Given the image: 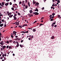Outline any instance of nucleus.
<instances>
[{
    "label": "nucleus",
    "instance_id": "8",
    "mask_svg": "<svg viewBox=\"0 0 61 61\" xmlns=\"http://www.w3.org/2000/svg\"><path fill=\"white\" fill-rule=\"evenodd\" d=\"M5 47H6V46H4L2 47V48H3V49L4 50L5 48Z\"/></svg>",
    "mask_w": 61,
    "mask_h": 61
},
{
    "label": "nucleus",
    "instance_id": "23",
    "mask_svg": "<svg viewBox=\"0 0 61 61\" xmlns=\"http://www.w3.org/2000/svg\"><path fill=\"white\" fill-rule=\"evenodd\" d=\"M57 3H60V0H58V1H57Z\"/></svg>",
    "mask_w": 61,
    "mask_h": 61
},
{
    "label": "nucleus",
    "instance_id": "42",
    "mask_svg": "<svg viewBox=\"0 0 61 61\" xmlns=\"http://www.w3.org/2000/svg\"><path fill=\"white\" fill-rule=\"evenodd\" d=\"M11 35H12V36L13 35V36H14V34L13 33H11Z\"/></svg>",
    "mask_w": 61,
    "mask_h": 61
},
{
    "label": "nucleus",
    "instance_id": "28",
    "mask_svg": "<svg viewBox=\"0 0 61 61\" xmlns=\"http://www.w3.org/2000/svg\"><path fill=\"white\" fill-rule=\"evenodd\" d=\"M50 20L51 21H54V19H51V20Z\"/></svg>",
    "mask_w": 61,
    "mask_h": 61
},
{
    "label": "nucleus",
    "instance_id": "62",
    "mask_svg": "<svg viewBox=\"0 0 61 61\" xmlns=\"http://www.w3.org/2000/svg\"><path fill=\"white\" fill-rule=\"evenodd\" d=\"M17 37H18V36H15V37H16V38H17Z\"/></svg>",
    "mask_w": 61,
    "mask_h": 61
},
{
    "label": "nucleus",
    "instance_id": "45",
    "mask_svg": "<svg viewBox=\"0 0 61 61\" xmlns=\"http://www.w3.org/2000/svg\"><path fill=\"white\" fill-rule=\"evenodd\" d=\"M24 3H25V1H23L22 2V4H24Z\"/></svg>",
    "mask_w": 61,
    "mask_h": 61
},
{
    "label": "nucleus",
    "instance_id": "39",
    "mask_svg": "<svg viewBox=\"0 0 61 61\" xmlns=\"http://www.w3.org/2000/svg\"><path fill=\"white\" fill-rule=\"evenodd\" d=\"M12 4V2H10V5H11Z\"/></svg>",
    "mask_w": 61,
    "mask_h": 61
},
{
    "label": "nucleus",
    "instance_id": "29",
    "mask_svg": "<svg viewBox=\"0 0 61 61\" xmlns=\"http://www.w3.org/2000/svg\"><path fill=\"white\" fill-rule=\"evenodd\" d=\"M28 7V6H27V5H26L25 6V8L26 9H27V8Z\"/></svg>",
    "mask_w": 61,
    "mask_h": 61
},
{
    "label": "nucleus",
    "instance_id": "60",
    "mask_svg": "<svg viewBox=\"0 0 61 61\" xmlns=\"http://www.w3.org/2000/svg\"><path fill=\"white\" fill-rule=\"evenodd\" d=\"M42 10H44V7H43V8H42Z\"/></svg>",
    "mask_w": 61,
    "mask_h": 61
},
{
    "label": "nucleus",
    "instance_id": "18",
    "mask_svg": "<svg viewBox=\"0 0 61 61\" xmlns=\"http://www.w3.org/2000/svg\"><path fill=\"white\" fill-rule=\"evenodd\" d=\"M55 15V13H53L52 14V15L53 16H54V15Z\"/></svg>",
    "mask_w": 61,
    "mask_h": 61
},
{
    "label": "nucleus",
    "instance_id": "20",
    "mask_svg": "<svg viewBox=\"0 0 61 61\" xmlns=\"http://www.w3.org/2000/svg\"><path fill=\"white\" fill-rule=\"evenodd\" d=\"M6 43H7V44H8L9 43V42L8 41H7L6 42Z\"/></svg>",
    "mask_w": 61,
    "mask_h": 61
},
{
    "label": "nucleus",
    "instance_id": "5",
    "mask_svg": "<svg viewBox=\"0 0 61 61\" xmlns=\"http://www.w3.org/2000/svg\"><path fill=\"white\" fill-rule=\"evenodd\" d=\"M13 17L14 18V20H16V19H17V18H16V17H15V16H13Z\"/></svg>",
    "mask_w": 61,
    "mask_h": 61
},
{
    "label": "nucleus",
    "instance_id": "63",
    "mask_svg": "<svg viewBox=\"0 0 61 61\" xmlns=\"http://www.w3.org/2000/svg\"><path fill=\"white\" fill-rule=\"evenodd\" d=\"M51 17L52 18H54V16H52Z\"/></svg>",
    "mask_w": 61,
    "mask_h": 61
},
{
    "label": "nucleus",
    "instance_id": "50",
    "mask_svg": "<svg viewBox=\"0 0 61 61\" xmlns=\"http://www.w3.org/2000/svg\"><path fill=\"white\" fill-rule=\"evenodd\" d=\"M52 15H50L49 17H52Z\"/></svg>",
    "mask_w": 61,
    "mask_h": 61
},
{
    "label": "nucleus",
    "instance_id": "53",
    "mask_svg": "<svg viewBox=\"0 0 61 61\" xmlns=\"http://www.w3.org/2000/svg\"><path fill=\"white\" fill-rule=\"evenodd\" d=\"M23 42V40H22L21 41V42L22 43Z\"/></svg>",
    "mask_w": 61,
    "mask_h": 61
},
{
    "label": "nucleus",
    "instance_id": "36",
    "mask_svg": "<svg viewBox=\"0 0 61 61\" xmlns=\"http://www.w3.org/2000/svg\"><path fill=\"white\" fill-rule=\"evenodd\" d=\"M11 37L12 38H13L14 37V36L13 35H11Z\"/></svg>",
    "mask_w": 61,
    "mask_h": 61
},
{
    "label": "nucleus",
    "instance_id": "11",
    "mask_svg": "<svg viewBox=\"0 0 61 61\" xmlns=\"http://www.w3.org/2000/svg\"><path fill=\"white\" fill-rule=\"evenodd\" d=\"M35 11H37V12H38V10L37 8L35 10Z\"/></svg>",
    "mask_w": 61,
    "mask_h": 61
},
{
    "label": "nucleus",
    "instance_id": "58",
    "mask_svg": "<svg viewBox=\"0 0 61 61\" xmlns=\"http://www.w3.org/2000/svg\"><path fill=\"white\" fill-rule=\"evenodd\" d=\"M28 39L29 40H31V38H28Z\"/></svg>",
    "mask_w": 61,
    "mask_h": 61
},
{
    "label": "nucleus",
    "instance_id": "21",
    "mask_svg": "<svg viewBox=\"0 0 61 61\" xmlns=\"http://www.w3.org/2000/svg\"><path fill=\"white\" fill-rule=\"evenodd\" d=\"M2 5H5V3H4V2H2Z\"/></svg>",
    "mask_w": 61,
    "mask_h": 61
},
{
    "label": "nucleus",
    "instance_id": "33",
    "mask_svg": "<svg viewBox=\"0 0 61 61\" xmlns=\"http://www.w3.org/2000/svg\"><path fill=\"white\" fill-rule=\"evenodd\" d=\"M19 46V44H17V47H18V46Z\"/></svg>",
    "mask_w": 61,
    "mask_h": 61
},
{
    "label": "nucleus",
    "instance_id": "34",
    "mask_svg": "<svg viewBox=\"0 0 61 61\" xmlns=\"http://www.w3.org/2000/svg\"><path fill=\"white\" fill-rule=\"evenodd\" d=\"M20 46L22 48L23 47L22 46V45L21 44L20 45Z\"/></svg>",
    "mask_w": 61,
    "mask_h": 61
},
{
    "label": "nucleus",
    "instance_id": "47",
    "mask_svg": "<svg viewBox=\"0 0 61 61\" xmlns=\"http://www.w3.org/2000/svg\"><path fill=\"white\" fill-rule=\"evenodd\" d=\"M2 21L3 22H4V20L3 19L2 20Z\"/></svg>",
    "mask_w": 61,
    "mask_h": 61
},
{
    "label": "nucleus",
    "instance_id": "3",
    "mask_svg": "<svg viewBox=\"0 0 61 61\" xmlns=\"http://www.w3.org/2000/svg\"><path fill=\"white\" fill-rule=\"evenodd\" d=\"M54 38H55V36H52L51 37V39H54Z\"/></svg>",
    "mask_w": 61,
    "mask_h": 61
},
{
    "label": "nucleus",
    "instance_id": "57",
    "mask_svg": "<svg viewBox=\"0 0 61 61\" xmlns=\"http://www.w3.org/2000/svg\"><path fill=\"white\" fill-rule=\"evenodd\" d=\"M13 43H15V41H14V42H13Z\"/></svg>",
    "mask_w": 61,
    "mask_h": 61
},
{
    "label": "nucleus",
    "instance_id": "13",
    "mask_svg": "<svg viewBox=\"0 0 61 61\" xmlns=\"http://www.w3.org/2000/svg\"><path fill=\"white\" fill-rule=\"evenodd\" d=\"M18 27H20V28H22V26L19 25Z\"/></svg>",
    "mask_w": 61,
    "mask_h": 61
},
{
    "label": "nucleus",
    "instance_id": "59",
    "mask_svg": "<svg viewBox=\"0 0 61 61\" xmlns=\"http://www.w3.org/2000/svg\"><path fill=\"white\" fill-rule=\"evenodd\" d=\"M51 26L52 27H53V26H54V25H51Z\"/></svg>",
    "mask_w": 61,
    "mask_h": 61
},
{
    "label": "nucleus",
    "instance_id": "30",
    "mask_svg": "<svg viewBox=\"0 0 61 61\" xmlns=\"http://www.w3.org/2000/svg\"><path fill=\"white\" fill-rule=\"evenodd\" d=\"M33 16V15L32 14H31L29 16V17H31V16Z\"/></svg>",
    "mask_w": 61,
    "mask_h": 61
},
{
    "label": "nucleus",
    "instance_id": "37",
    "mask_svg": "<svg viewBox=\"0 0 61 61\" xmlns=\"http://www.w3.org/2000/svg\"><path fill=\"white\" fill-rule=\"evenodd\" d=\"M16 44H17V45L18 44H19V43H18V42H17V41H16Z\"/></svg>",
    "mask_w": 61,
    "mask_h": 61
},
{
    "label": "nucleus",
    "instance_id": "32",
    "mask_svg": "<svg viewBox=\"0 0 61 61\" xmlns=\"http://www.w3.org/2000/svg\"><path fill=\"white\" fill-rule=\"evenodd\" d=\"M18 15H20V13H18Z\"/></svg>",
    "mask_w": 61,
    "mask_h": 61
},
{
    "label": "nucleus",
    "instance_id": "4",
    "mask_svg": "<svg viewBox=\"0 0 61 61\" xmlns=\"http://www.w3.org/2000/svg\"><path fill=\"white\" fill-rule=\"evenodd\" d=\"M9 4V2H8V3H7L5 4V6H7Z\"/></svg>",
    "mask_w": 61,
    "mask_h": 61
},
{
    "label": "nucleus",
    "instance_id": "6",
    "mask_svg": "<svg viewBox=\"0 0 61 61\" xmlns=\"http://www.w3.org/2000/svg\"><path fill=\"white\" fill-rule=\"evenodd\" d=\"M58 18L59 19H61V17H60V15H58Z\"/></svg>",
    "mask_w": 61,
    "mask_h": 61
},
{
    "label": "nucleus",
    "instance_id": "40",
    "mask_svg": "<svg viewBox=\"0 0 61 61\" xmlns=\"http://www.w3.org/2000/svg\"><path fill=\"white\" fill-rule=\"evenodd\" d=\"M21 3H22V2L21 1H20L19 2V4L20 5V4H21Z\"/></svg>",
    "mask_w": 61,
    "mask_h": 61
},
{
    "label": "nucleus",
    "instance_id": "31",
    "mask_svg": "<svg viewBox=\"0 0 61 61\" xmlns=\"http://www.w3.org/2000/svg\"><path fill=\"white\" fill-rule=\"evenodd\" d=\"M11 48H12V47H11V46H9V49H11Z\"/></svg>",
    "mask_w": 61,
    "mask_h": 61
},
{
    "label": "nucleus",
    "instance_id": "54",
    "mask_svg": "<svg viewBox=\"0 0 61 61\" xmlns=\"http://www.w3.org/2000/svg\"><path fill=\"white\" fill-rule=\"evenodd\" d=\"M16 15H17V14H16L14 15V16H16Z\"/></svg>",
    "mask_w": 61,
    "mask_h": 61
},
{
    "label": "nucleus",
    "instance_id": "12",
    "mask_svg": "<svg viewBox=\"0 0 61 61\" xmlns=\"http://www.w3.org/2000/svg\"><path fill=\"white\" fill-rule=\"evenodd\" d=\"M30 12L31 14L33 12V11L32 10H30L29 11Z\"/></svg>",
    "mask_w": 61,
    "mask_h": 61
},
{
    "label": "nucleus",
    "instance_id": "22",
    "mask_svg": "<svg viewBox=\"0 0 61 61\" xmlns=\"http://www.w3.org/2000/svg\"><path fill=\"white\" fill-rule=\"evenodd\" d=\"M36 5H39V3H38V2H36Z\"/></svg>",
    "mask_w": 61,
    "mask_h": 61
},
{
    "label": "nucleus",
    "instance_id": "25",
    "mask_svg": "<svg viewBox=\"0 0 61 61\" xmlns=\"http://www.w3.org/2000/svg\"><path fill=\"white\" fill-rule=\"evenodd\" d=\"M13 41H12V40H10L9 41V42H10V43H11V42H12Z\"/></svg>",
    "mask_w": 61,
    "mask_h": 61
},
{
    "label": "nucleus",
    "instance_id": "2",
    "mask_svg": "<svg viewBox=\"0 0 61 61\" xmlns=\"http://www.w3.org/2000/svg\"><path fill=\"white\" fill-rule=\"evenodd\" d=\"M20 22V21H19L18 22H16V24H15V25H19V22Z\"/></svg>",
    "mask_w": 61,
    "mask_h": 61
},
{
    "label": "nucleus",
    "instance_id": "43",
    "mask_svg": "<svg viewBox=\"0 0 61 61\" xmlns=\"http://www.w3.org/2000/svg\"><path fill=\"white\" fill-rule=\"evenodd\" d=\"M56 26H57V25H55L54 26V27H56Z\"/></svg>",
    "mask_w": 61,
    "mask_h": 61
},
{
    "label": "nucleus",
    "instance_id": "56",
    "mask_svg": "<svg viewBox=\"0 0 61 61\" xmlns=\"http://www.w3.org/2000/svg\"><path fill=\"white\" fill-rule=\"evenodd\" d=\"M10 0H6V1L7 2H8V1H9Z\"/></svg>",
    "mask_w": 61,
    "mask_h": 61
},
{
    "label": "nucleus",
    "instance_id": "49",
    "mask_svg": "<svg viewBox=\"0 0 61 61\" xmlns=\"http://www.w3.org/2000/svg\"><path fill=\"white\" fill-rule=\"evenodd\" d=\"M8 47H9V46H6V47L7 48H8Z\"/></svg>",
    "mask_w": 61,
    "mask_h": 61
},
{
    "label": "nucleus",
    "instance_id": "41",
    "mask_svg": "<svg viewBox=\"0 0 61 61\" xmlns=\"http://www.w3.org/2000/svg\"><path fill=\"white\" fill-rule=\"evenodd\" d=\"M3 58V57L1 56L0 57V59H2Z\"/></svg>",
    "mask_w": 61,
    "mask_h": 61
},
{
    "label": "nucleus",
    "instance_id": "48",
    "mask_svg": "<svg viewBox=\"0 0 61 61\" xmlns=\"http://www.w3.org/2000/svg\"><path fill=\"white\" fill-rule=\"evenodd\" d=\"M55 6V5H54V4H53V5H52V6L54 7Z\"/></svg>",
    "mask_w": 61,
    "mask_h": 61
},
{
    "label": "nucleus",
    "instance_id": "16",
    "mask_svg": "<svg viewBox=\"0 0 61 61\" xmlns=\"http://www.w3.org/2000/svg\"><path fill=\"white\" fill-rule=\"evenodd\" d=\"M32 30L33 31V32H36V30L35 29H33Z\"/></svg>",
    "mask_w": 61,
    "mask_h": 61
},
{
    "label": "nucleus",
    "instance_id": "46",
    "mask_svg": "<svg viewBox=\"0 0 61 61\" xmlns=\"http://www.w3.org/2000/svg\"><path fill=\"white\" fill-rule=\"evenodd\" d=\"M0 52L1 53V55H3V52H2V51H1Z\"/></svg>",
    "mask_w": 61,
    "mask_h": 61
},
{
    "label": "nucleus",
    "instance_id": "51",
    "mask_svg": "<svg viewBox=\"0 0 61 61\" xmlns=\"http://www.w3.org/2000/svg\"><path fill=\"white\" fill-rule=\"evenodd\" d=\"M52 1L53 2V3H54V1L56 2V1H55V0H52Z\"/></svg>",
    "mask_w": 61,
    "mask_h": 61
},
{
    "label": "nucleus",
    "instance_id": "14",
    "mask_svg": "<svg viewBox=\"0 0 61 61\" xmlns=\"http://www.w3.org/2000/svg\"><path fill=\"white\" fill-rule=\"evenodd\" d=\"M28 6L29 7L30 6V2H28Z\"/></svg>",
    "mask_w": 61,
    "mask_h": 61
},
{
    "label": "nucleus",
    "instance_id": "27",
    "mask_svg": "<svg viewBox=\"0 0 61 61\" xmlns=\"http://www.w3.org/2000/svg\"><path fill=\"white\" fill-rule=\"evenodd\" d=\"M22 5L23 6L25 7V4L24 3L22 4Z\"/></svg>",
    "mask_w": 61,
    "mask_h": 61
},
{
    "label": "nucleus",
    "instance_id": "55",
    "mask_svg": "<svg viewBox=\"0 0 61 61\" xmlns=\"http://www.w3.org/2000/svg\"><path fill=\"white\" fill-rule=\"evenodd\" d=\"M26 33H28V31H27L26 32Z\"/></svg>",
    "mask_w": 61,
    "mask_h": 61
},
{
    "label": "nucleus",
    "instance_id": "17",
    "mask_svg": "<svg viewBox=\"0 0 61 61\" xmlns=\"http://www.w3.org/2000/svg\"><path fill=\"white\" fill-rule=\"evenodd\" d=\"M13 16V15H11L9 16V17H10V18H12V16Z\"/></svg>",
    "mask_w": 61,
    "mask_h": 61
},
{
    "label": "nucleus",
    "instance_id": "44",
    "mask_svg": "<svg viewBox=\"0 0 61 61\" xmlns=\"http://www.w3.org/2000/svg\"><path fill=\"white\" fill-rule=\"evenodd\" d=\"M36 22H37V21H35V22H34L33 23V24H35V23H36Z\"/></svg>",
    "mask_w": 61,
    "mask_h": 61
},
{
    "label": "nucleus",
    "instance_id": "15",
    "mask_svg": "<svg viewBox=\"0 0 61 61\" xmlns=\"http://www.w3.org/2000/svg\"><path fill=\"white\" fill-rule=\"evenodd\" d=\"M13 33L14 34V35H15V34L16 33V32L14 31H13Z\"/></svg>",
    "mask_w": 61,
    "mask_h": 61
},
{
    "label": "nucleus",
    "instance_id": "1",
    "mask_svg": "<svg viewBox=\"0 0 61 61\" xmlns=\"http://www.w3.org/2000/svg\"><path fill=\"white\" fill-rule=\"evenodd\" d=\"M33 14H35V15H39V13L37 12H33Z\"/></svg>",
    "mask_w": 61,
    "mask_h": 61
},
{
    "label": "nucleus",
    "instance_id": "64",
    "mask_svg": "<svg viewBox=\"0 0 61 61\" xmlns=\"http://www.w3.org/2000/svg\"><path fill=\"white\" fill-rule=\"evenodd\" d=\"M9 14L10 15H11V13H9Z\"/></svg>",
    "mask_w": 61,
    "mask_h": 61
},
{
    "label": "nucleus",
    "instance_id": "10",
    "mask_svg": "<svg viewBox=\"0 0 61 61\" xmlns=\"http://www.w3.org/2000/svg\"><path fill=\"white\" fill-rule=\"evenodd\" d=\"M4 25V24H1L0 25V27H2V26H3Z\"/></svg>",
    "mask_w": 61,
    "mask_h": 61
},
{
    "label": "nucleus",
    "instance_id": "7",
    "mask_svg": "<svg viewBox=\"0 0 61 61\" xmlns=\"http://www.w3.org/2000/svg\"><path fill=\"white\" fill-rule=\"evenodd\" d=\"M3 42H4V41H2L0 43V44H1L2 46V45H3Z\"/></svg>",
    "mask_w": 61,
    "mask_h": 61
},
{
    "label": "nucleus",
    "instance_id": "19",
    "mask_svg": "<svg viewBox=\"0 0 61 61\" xmlns=\"http://www.w3.org/2000/svg\"><path fill=\"white\" fill-rule=\"evenodd\" d=\"M51 9H53V10H54V9H55V8H54V7H51Z\"/></svg>",
    "mask_w": 61,
    "mask_h": 61
},
{
    "label": "nucleus",
    "instance_id": "38",
    "mask_svg": "<svg viewBox=\"0 0 61 61\" xmlns=\"http://www.w3.org/2000/svg\"><path fill=\"white\" fill-rule=\"evenodd\" d=\"M11 9L12 10H14V8H13V7L11 8Z\"/></svg>",
    "mask_w": 61,
    "mask_h": 61
},
{
    "label": "nucleus",
    "instance_id": "52",
    "mask_svg": "<svg viewBox=\"0 0 61 61\" xmlns=\"http://www.w3.org/2000/svg\"><path fill=\"white\" fill-rule=\"evenodd\" d=\"M31 38H34V36L32 35L31 36Z\"/></svg>",
    "mask_w": 61,
    "mask_h": 61
},
{
    "label": "nucleus",
    "instance_id": "35",
    "mask_svg": "<svg viewBox=\"0 0 61 61\" xmlns=\"http://www.w3.org/2000/svg\"><path fill=\"white\" fill-rule=\"evenodd\" d=\"M24 26H27V24H24Z\"/></svg>",
    "mask_w": 61,
    "mask_h": 61
},
{
    "label": "nucleus",
    "instance_id": "61",
    "mask_svg": "<svg viewBox=\"0 0 61 61\" xmlns=\"http://www.w3.org/2000/svg\"><path fill=\"white\" fill-rule=\"evenodd\" d=\"M0 41H1V36H0Z\"/></svg>",
    "mask_w": 61,
    "mask_h": 61
},
{
    "label": "nucleus",
    "instance_id": "26",
    "mask_svg": "<svg viewBox=\"0 0 61 61\" xmlns=\"http://www.w3.org/2000/svg\"><path fill=\"white\" fill-rule=\"evenodd\" d=\"M56 22L55 21V22L52 24V25H55V24H56Z\"/></svg>",
    "mask_w": 61,
    "mask_h": 61
},
{
    "label": "nucleus",
    "instance_id": "24",
    "mask_svg": "<svg viewBox=\"0 0 61 61\" xmlns=\"http://www.w3.org/2000/svg\"><path fill=\"white\" fill-rule=\"evenodd\" d=\"M41 25H43V24H40L39 26H41Z\"/></svg>",
    "mask_w": 61,
    "mask_h": 61
},
{
    "label": "nucleus",
    "instance_id": "9",
    "mask_svg": "<svg viewBox=\"0 0 61 61\" xmlns=\"http://www.w3.org/2000/svg\"><path fill=\"white\" fill-rule=\"evenodd\" d=\"M33 3L34 4H34H35L36 3V1H35V0H33Z\"/></svg>",
    "mask_w": 61,
    "mask_h": 61
}]
</instances>
